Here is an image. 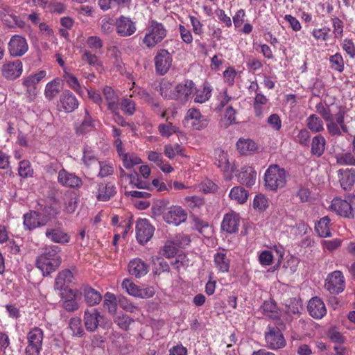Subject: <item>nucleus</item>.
Returning <instances> with one entry per match:
<instances>
[{"mask_svg": "<svg viewBox=\"0 0 355 355\" xmlns=\"http://www.w3.org/2000/svg\"><path fill=\"white\" fill-rule=\"evenodd\" d=\"M60 249L55 245H50L44 249L43 252L36 259V266L43 275H48L55 271L61 264V257L59 255Z\"/></svg>", "mask_w": 355, "mask_h": 355, "instance_id": "f257e3e1", "label": "nucleus"}, {"mask_svg": "<svg viewBox=\"0 0 355 355\" xmlns=\"http://www.w3.org/2000/svg\"><path fill=\"white\" fill-rule=\"evenodd\" d=\"M287 173L284 168L277 164L269 166L265 172V187L270 191H277L286 184Z\"/></svg>", "mask_w": 355, "mask_h": 355, "instance_id": "f03ea898", "label": "nucleus"}, {"mask_svg": "<svg viewBox=\"0 0 355 355\" xmlns=\"http://www.w3.org/2000/svg\"><path fill=\"white\" fill-rule=\"evenodd\" d=\"M166 29L162 23L152 20L142 40L148 48H153L166 36Z\"/></svg>", "mask_w": 355, "mask_h": 355, "instance_id": "7ed1b4c3", "label": "nucleus"}, {"mask_svg": "<svg viewBox=\"0 0 355 355\" xmlns=\"http://www.w3.org/2000/svg\"><path fill=\"white\" fill-rule=\"evenodd\" d=\"M27 346L25 348L26 355H41L42 349L44 331L39 327L30 329L26 335Z\"/></svg>", "mask_w": 355, "mask_h": 355, "instance_id": "20e7f679", "label": "nucleus"}, {"mask_svg": "<svg viewBox=\"0 0 355 355\" xmlns=\"http://www.w3.org/2000/svg\"><path fill=\"white\" fill-rule=\"evenodd\" d=\"M265 340L267 347L271 349H282L286 345L281 330L277 327H268L265 333Z\"/></svg>", "mask_w": 355, "mask_h": 355, "instance_id": "39448f33", "label": "nucleus"}, {"mask_svg": "<svg viewBox=\"0 0 355 355\" xmlns=\"http://www.w3.org/2000/svg\"><path fill=\"white\" fill-rule=\"evenodd\" d=\"M345 287V277L340 271L336 270L328 275L325 280L324 288L331 294H339L344 291Z\"/></svg>", "mask_w": 355, "mask_h": 355, "instance_id": "423d86ee", "label": "nucleus"}, {"mask_svg": "<svg viewBox=\"0 0 355 355\" xmlns=\"http://www.w3.org/2000/svg\"><path fill=\"white\" fill-rule=\"evenodd\" d=\"M155 71L157 74L163 76L170 69L173 58L171 54L166 49H161L157 51L155 58Z\"/></svg>", "mask_w": 355, "mask_h": 355, "instance_id": "0eeeda50", "label": "nucleus"}, {"mask_svg": "<svg viewBox=\"0 0 355 355\" xmlns=\"http://www.w3.org/2000/svg\"><path fill=\"white\" fill-rule=\"evenodd\" d=\"M162 216L167 223L178 226L187 220V214L181 207L172 206L164 211Z\"/></svg>", "mask_w": 355, "mask_h": 355, "instance_id": "6e6552de", "label": "nucleus"}, {"mask_svg": "<svg viewBox=\"0 0 355 355\" xmlns=\"http://www.w3.org/2000/svg\"><path fill=\"white\" fill-rule=\"evenodd\" d=\"M22 71L23 64L19 60L6 62L1 67V74L8 80H14L18 78Z\"/></svg>", "mask_w": 355, "mask_h": 355, "instance_id": "1a4fd4ad", "label": "nucleus"}, {"mask_svg": "<svg viewBox=\"0 0 355 355\" xmlns=\"http://www.w3.org/2000/svg\"><path fill=\"white\" fill-rule=\"evenodd\" d=\"M45 236L50 241L55 243L64 244L70 241L69 235L64 232L60 223L55 226L48 227L45 231Z\"/></svg>", "mask_w": 355, "mask_h": 355, "instance_id": "9d476101", "label": "nucleus"}, {"mask_svg": "<svg viewBox=\"0 0 355 355\" xmlns=\"http://www.w3.org/2000/svg\"><path fill=\"white\" fill-rule=\"evenodd\" d=\"M154 227L150 224L147 219L138 220L136 225V236L138 242L144 245L153 236Z\"/></svg>", "mask_w": 355, "mask_h": 355, "instance_id": "9b49d317", "label": "nucleus"}, {"mask_svg": "<svg viewBox=\"0 0 355 355\" xmlns=\"http://www.w3.org/2000/svg\"><path fill=\"white\" fill-rule=\"evenodd\" d=\"M8 50L13 57H21L28 50L26 40L19 35L12 36L8 43Z\"/></svg>", "mask_w": 355, "mask_h": 355, "instance_id": "f8f14e48", "label": "nucleus"}, {"mask_svg": "<svg viewBox=\"0 0 355 355\" xmlns=\"http://www.w3.org/2000/svg\"><path fill=\"white\" fill-rule=\"evenodd\" d=\"M116 31L121 37H129L137 30L135 22L130 17L121 16L115 22Z\"/></svg>", "mask_w": 355, "mask_h": 355, "instance_id": "ddd939ff", "label": "nucleus"}, {"mask_svg": "<svg viewBox=\"0 0 355 355\" xmlns=\"http://www.w3.org/2000/svg\"><path fill=\"white\" fill-rule=\"evenodd\" d=\"M78 290H64L61 294L62 307L67 311H74L79 307L78 300L80 298Z\"/></svg>", "mask_w": 355, "mask_h": 355, "instance_id": "4468645a", "label": "nucleus"}, {"mask_svg": "<svg viewBox=\"0 0 355 355\" xmlns=\"http://www.w3.org/2000/svg\"><path fill=\"white\" fill-rule=\"evenodd\" d=\"M103 316L96 309L86 310L84 313V324L88 331L94 332L101 324Z\"/></svg>", "mask_w": 355, "mask_h": 355, "instance_id": "2eb2a0df", "label": "nucleus"}, {"mask_svg": "<svg viewBox=\"0 0 355 355\" xmlns=\"http://www.w3.org/2000/svg\"><path fill=\"white\" fill-rule=\"evenodd\" d=\"M337 173L340 187L345 191L352 190L355 184V169L341 168Z\"/></svg>", "mask_w": 355, "mask_h": 355, "instance_id": "dca6fc26", "label": "nucleus"}, {"mask_svg": "<svg viewBox=\"0 0 355 355\" xmlns=\"http://www.w3.org/2000/svg\"><path fill=\"white\" fill-rule=\"evenodd\" d=\"M307 310L309 315L315 319H321L327 313V309L323 301L318 297H312L308 304Z\"/></svg>", "mask_w": 355, "mask_h": 355, "instance_id": "f3484780", "label": "nucleus"}, {"mask_svg": "<svg viewBox=\"0 0 355 355\" xmlns=\"http://www.w3.org/2000/svg\"><path fill=\"white\" fill-rule=\"evenodd\" d=\"M78 105L76 97L69 90L64 91L60 96L58 106L66 112L74 111L78 108Z\"/></svg>", "mask_w": 355, "mask_h": 355, "instance_id": "a211bd4d", "label": "nucleus"}, {"mask_svg": "<svg viewBox=\"0 0 355 355\" xmlns=\"http://www.w3.org/2000/svg\"><path fill=\"white\" fill-rule=\"evenodd\" d=\"M194 83L191 80H187L184 83L177 85L174 87V99L180 102H185L193 92Z\"/></svg>", "mask_w": 355, "mask_h": 355, "instance_id": "6ab92c4d", "label": "nucleus"}, {"mask_svg": "<svg viewBox=\"0 0 355 355\" xmlns=\"http://www.w3.org/2000/svg\"><path fill=\"white\" fill-rule=\"evenodd\" d=\"M58 180L62 185L71 188H78L83 183L79 177L74 173H69L64 169L59 171Z\"/></svg>", "mask_w": 355, "mask_h": 355, "instance_id": "aec40b11", "label": "nucleus"}, {"mask_svg": "<svg viewBox=\"0 0 355 355\" xmlns=\"http://www.w3.org/2000/svg\"><path fill=\"white\" fill-rule=\"evenodd\" d=\"M149 270V266L140 258H135L128 263L129 273L137 278L145 276Z\"/></svg>", "mask_w": 355, "mask_h": 355, "instance_id": "412c9836", "label": "nucleus"}, {"mask_svg": "<svg viewBox=\"0 0 355 355\" xmlns=\"http://www.w3.org/2000/svg\"><path fill=\"white\" fill-rule=\"evenodd\" d=\"M239 227V214L231 212L226 214L221 223V230L229 234L235 233Z\"/></svg>", "mask_w": 355, "mask_h": 355, "instance_id": "4be33fe9", "label": "nucleus"}, {"mask_svg": "<svg viewBox=\"0 0 355 355\" xmlns=\"http://www.w3.org/2000/svg\"><path fill=\"white\" fill-rule=\"evenodd\" d=\"M330 208L338 215L345 218H352L354 216L352 206L346 200L335 198L332 200Z\"/></svg>", "mask_w": 355, "mask_h": 355, "instance_id": "5701e85b", "label": "nucleus"}, {"mask_svg": "<svg viewBox=\"0 0 355 355\" xmlns=\"http://www.w3.org/2000/svg\"><path fill=\"white\" fill-rule=\"evenodd\" d=\"M80 296L84 295L85 301L89 306H94L100 303L102 300L101 293L89 286H83L80 291Z\"/></svg>", "mask_w": 355, "mask_h": 355, "instance_id": "b1692460", "label": "nucleus"}, {"mask_svg": "<svg viewBox=\"0 0 355 355\" xmlns=\"http://www.w3.org/2000/svg\"><path fill=\"white\" fill-rule=\"evenodd\" d=\"M23 225L26 230H33L41 226H45V223H42L37 211H30L23 216Z\"/></svg>", "mask_w": 355, "mask_h": 355, "instance_id": "393cba45", "label": "nucleus"}, {"mask_svg": "<svg viewBox=\"0 0 355 355\" xmlns=\"http://www.w3.org/2000/svg\"><path fill=\"white\" fill-rule=\"evenodd\" d=\"M257 172L252 166H244L241 168L238 175V181L248 187H251L255 184Z\"/></svg>", "mask_w": 355, "mask_h": 355, "instance_id": "a878e982", "label": "nucleus"}, {"mask_svg": "<svg viewBox=\"0 0 355 355\" xmlns=\"http://www.w3.org/2000/svg\"><path fill=\"white\" fill-rule=\"evenodd\" d=\"M187 118L194 120L193 126L198 130L205 128L209 123L208 119L196 108H191L187 111Z\"/></svg>", "mask_w": 355, "mask_h": 355, "instance_id": "bb28decb", "label": "nucleus"}, {"mask_svg": "<svg viewBox=\"0 0 355 355\" xmlns=\"http://www.w3.org/2000/svg\"><path fill=\"white\" fill-rule=\"evenodd\" d=\"M115 186L110 183H100L98 184L96 198L98 200L107 201L116 193Z\"/></svg>", "mask_w": 355, "mask_h": 355, "instance_id": "cd10ccee", "label": "nucleus"}, {"mask_svg": "<svg viewBox=\"0 0 355 355\" xmlns=\"http://www.w3.org/2000/svg\"><path fill=\"white\" fill-rule=\"evenodd\" d=\"M73 275L71 270L66 269L60 272L55 280L54 288L55 290L61 291L65 285L73 282Z\"/></svg>", "mask_w": 355, "mask_h": 355, "instance_id": "c85d7f7f", "label": "nucleus"}, {"mask_svg": "<svg viewBox=\"0 0 355 355\" xmlns=\"http://www.w3.org/2000/svg\"><path fill=\"white\" fill-rule=\"evenodd\" d=\"M104 98L107 103V108L112 112L115 111L118 107V96L112 87L105 86L103 89Z\"/></svg>", "mask_w": 355, "mask_h": 355, "instance_id": "c756f323", "label": "nucleus"}, {"mask_svg": "<svg viewBox=\"0 0 355 355\" xmlns=\"http://www.w3.org/2000/svg\"><path fill=\"white\" fill-rule=\"evenodd\" d=\"M214 263L220 272H225L229 270L230 260L227 257V252L225 250L215 254Z\"/></svg>", "mask_w": 355, "mask_h": 355, "instance_id": "7c9ffc66", "label": "nucleus"}, {"mask_svg": "<svg viewBox=\"0 0 355 355\" xmlns=\"http://www.w3.org/2000/svg\"><path fill=\"white\" fill-rule=\"evenodd\" d=\"M236 146L239 152L242 155L251 154L257 150L255 142L248 139H239Z\"/></svg>", "mask_w": 355, "mask_h": 355, "instance_id": "2f4dec72", "label": "nucleus"}, {"mask_svg": "<svg viewBox=\"0 0 355 355\" xmlns=\"http://www.w3.org/2000/svg\"><path fill=\"white\" fill-rule=\"evenodd\" d=\"M263 314L273 320L280 321L279 313L276 304L272 301H266L261 306Z\"/></svg>", "mask_w": 355, "mask_h": 355, "instance_id": "473e14b6", "label": "nucleus"}, {"mask_svg": "<svg viewBox=\"0 0 355 355\" xmlns=\"http://www.w3.org/2000/svg\"><path fill=\"white\" fill-rule=\"evenodd\" d=\"M326 140L321 135L315 136L311 141V153L320 157L324 152Z\"/></svg>", "mask_w": 355, "mask_h": 355, "instance_id": "72a5a7b5", "label": "nucleus"}, {"mask_svg": "<svg viewBox=\"0 0 355 355\" xmlns=\"http://www.w3.org/2000/svg\"><path fill=\"white\" fill-rule=\"evenodd\" d=\"M41 221L46 225L52 218L59 214V210L51 205L44 206L41 210L37 211Z\"/></svg>", "mask_w": 355, "mask_h": 355, "instance_id": "f704fd0d", "label": "nucleus"}, {"mask_svg": "<svg viewBox=\"0 0 355 355\" xmlns=\"http://www.w3.org/2000/svg\"><path fill=\"white\" fill-rule=\"evenodd\" d=\"M329 223V218L328 216H324L315 224V230L320 237H327L331 236Z\"/></svg>", "mask_w": 355, "mask_h": 355, "instance_id": "c9c22d12", "label": "nucleus"}, {"mask_svg": "<svg viewBox=\"0 0 355 355\" xmlns=\"http://www.w3.org/2000/svg\"><path fill=\"white\" fill-rule=\"evenodd\" d=\"M229 196L232 200L243 204L248 200V192L241 187H234L231 189Z\"/></svg>", "mask_w": 355, "mask_h": 355, "instance_id": "e433bc0d", "label": "nucleus"}, {"mask_svg": "<svg viewBox=\"0 0 355 355\" xmlns=\"http://www.w3.org/2000/svg\"><path fill=\"white\" fill-rule=\"evenodd\" d=\"M214 155L216 161V165L222 171H227L230 169V162L227 159V154L221 148H216L214 151Z\"/></svg>", "mask_w": 355, "mask_h": 355, "instance_id": "4c0bfd02", "label": "nucleus"}, {"mask_svg": "<svg viewBox=\"0 0 355 355\" xmlns=\"http://www.w3.org/2000/svg\"><path fill=\"white\" fill-rule=\"evenodd\" d=\"M95 128V121L90 116L89 111L85 110L84 119L80 126L77 128V132L83 134L89 132Z\"/></svg>", "mask_w": 355, "mask_h": 355, "instance_id": "58836bf2", "label": "nucleus"}, {"mask_svg": "<svg viewBox=\"0 0 355 355\" xmlns=\"http://www.w3.org/2000/svg\"><path fill=\"white\" fill-rule=\"evenodd\" d=\"M82 60L96 70L102 69V64L98 58L88 50H84L82 54Z\"/></svg>", "mask_w": 355, "mask_h": 355, "instance_id": "ea45409f", "label": "nucleus"}, {"mask_svg": "<svg viewBox=\"0 0 355 355\" xmlns=\"http://www.w3.org/2000/svg\"><path fill=\"white\" fill-rule=\"evenodd\" d=\"M46 75V72L44 70H41L37 73L31 74L23 78L22 84L24 86L36 87Z\"/></svg>", "mask_w": 355, "mask_h": 355, "instance_id": "a19ab883", "label": "nucleus"}, {"mask_svg": "<svg viewBox=\"0 0 355 355\" xmlns=\"http://www.w3.org/2000/svg\"><path fill=\"white\" fill-rule=\"evenodd\" d=\"M69 328L72 332V336L76 337H83L85 331L82 325V320L78 317L71 318L69 322Z\"/></svg>", "mask_w": 355, "mask_h": 355, "instance_id": "79ce46f5", "label": "nucleus"}, {"mask_svg": "<svg viewBox=\"0 0 355 355\" xmlns=\"http://www.w3.org/2000/svg\"><path fill=\"white\" fill-rule=\"evenodd\" d=\"M60 92V80L58 78H55L46 84L44 91V95L47 99L51 101Z\"/></svg>", "mask_w": 355, "mask_h": 355, "instance_id": "37998d69", "label": "nucleus"}, {"mask_svg": "<svg viewBox=\"0 0 355 355\" xmlns=\"http://www.w3.org/2000/svg\"><path fill=\"white\" fill-rule=\"evenodd\" d=\"M1 19L7 26L10 28L17 26L23 28L26 26L25 22L16 16L14 14V12L8 15H7V16L5 15H3V17H1Z\"/></svg>", "mask_w": 355, "mask_h": 355, "instance_id": "c03bdc74", "label": "nucleus"}, {"mask_svg": "<svg viewBox=\"0 0 355 355\" xmlns=\"http://www.w3.org/2000/svg\"><path fill=\"white\" fill-rule=\"evenodd\" d=\"M306 125L313 132H320L324 130L322 121L315 114H311L307 118Z\"/></svg>", "mask_w": 355, "mask_h": 355, "instance_id": "a18cd8bd", "label": "nucleus"}, {"mask_svg": "<svg viewBox=\"0 0 355 355\" xmlns=\"http://www.w3.org/2000/svg\"><path fill=\"white\" fill-rule=\"evenodd\" d=\"M120 157L123 161L124 167L129 169L134 166L141 163V159L133 153H123L121 154Z\"/></svg>", "mask_w": 355, "mask_h": 355, "instance_id": "49530a36", "label": "nucleus"}, {"mask_svg": "<svg viewBox=\"0 0 355 355\" xmlns=\"http://www.w3.org/2000/svg\"><path fill=\"white\" fill-rule=\"evenodd\" d=\"M211 88L208 84H204L202 89H198L196 92L194 101L196 103H202L206 102L211 97Z\"/></svg>", "mask_w": 355, "mask_h": 355, "instance_id": "de8ad7c7", "label": "nucleus"}, {"mask_svg": "<svg viewBox=\"0 0 355 355\" xmlns=\"http://www.w3.org/2000/svg\"><path fill=\"white\" fill-rule=\"evenodd\" d=\"M64 78L67 82V85L76 92L80 95L84 94V88L80 85L77 78L72 74L66 73L64 76Z\"/></svg>", "mask_w": 355, "mask_h": 355, "instance_id": "09e8293b", "label": "nucleus"}, {"mask_svg": "<svg viewBox=\"0 0 355 355\" xmlns=\"http://www.w3.org/2000/svg\"><path fill=\"white\" fill-rule=\"evenodd\" d=\"M78 205V198L74 193H70L65 198L64 211L68 214H73Z\"/></svg>", "mask_w": 355, "mask_h": 355, "instance_id": "8fccbe9b", "label": "nucleus"}, {"mask_svg": "<svg viewBox=\"0 0 355 355\" xmlns=\"http://www.w3.org/2000/svg\"><path fill=\"white\" fill-rule=\"evenodd\" d=\"M158 130L162 137H169L173 134L176 133L178 128L173 125L172 123L168 122L166 123L159 124L158 126Z\"/></svg>", "mask_w": 355, "mask_h": 355, "instance_id": "3c124183", "label": "nucleus"}, {"mask_svg": "<svg viewBox=\"0 0 355 355\" xmlns=\"http://www.w3.org/2000/svg\"><path fill=\"white\" fill-rule=\"evenodd\" d=\"M103 306L110 313H114L116 310V296L113 293L107 292L104 296Z\"/></svg>", "mask_w": 355, "mask_h": 355, "instance_id": "603ef678", "label": "nucleus"}, {"mask_svg": "<svg viewBox=\"0 0 355 355\" xmlns=\"http://www.w3.org/2000/svg\"><path fill=\"white\" fill-rule=\"evenodd\" d=\"M331 68L338 72H343L344 70V60L342 55L337 53L329 58Z\"/></svg>", "mask_w": 355, "mask_h": 355, "instance_id": "864d4df0", "label": "nucleus"}, {"mask_svg": "<svg viewBox=\"0 0 355 355\" xmlns=\"http://www.w3.org/2000/svg\"><path fill=\"white\" fill-rule=\"evenodd\" d=\"M133 321L134 320L126 314H119L114 318V323L123 330H127Z\"/></svg>", "mask_w": 355, "mask_h": 355, "instance_id": "5fc2aeb1", "label": "nucleus"}, {"mask_svg": "<svg viewBox=\"0 0 355 355\" xmlns=\"http://www.w3.org/2000/svg\"><path fill=\"white\" fill-rule=\"evenodd\" d=\"M82 160L87 166L98 162L94 150L88 146H86L83 149Z\"/></svg>", "mask_w": 355, "mask_h": 355, "instance_id": "6e6d98bb", "label": "nucleus"}, {"mask_svg": "<svg viewBox=\"0 0 355 355\" xmlns=\"http://www.w3.org/2000/svg\"><path fill=\"white\" fill-rule=\"evenodd\" d=\"M175 241H168L162 248V255L166 258L173 257L177 253V248Z\"/></svg>", "mask_w": 355, "mask_h": 355, "instance_id": "4d7b16f0", "label": "nucleus"}, {"mask_svg": "<svg viewBox=\"0 0 355 355\" xmlns=\"http://www.w3.org/2000/svg\"><path fill=\"white\" fill-rule=\"evenodd\" d=\"M336 160L340 165L355 166V157L349 152L338 155Z\"/></svg>", "mask_w": 355, "mask_h": 355, "instance_id": "13d9d810", "label": "nucleus"}, {"mask_svg": "<svg viewBox=\"0 0 355 355\" xmlns=\"http://www.w3.org/2000/svg\"><path fill=\"white\" fill-rule=\"evenodd\" d=\"M18 172L21 178H27L32 176L33 171L30 162L27 160H23L19 162Z\"/></svg>", "mask_w": 355, "mask_h": 355, "instance_id": "bf43d9fd", "label": "nucleus"}, {"mask_svg": "<svg viewBox=\"0 0 355 355\" xmlns=\"http://www.w3.org/2000/svg\"><path fill=\"white\" fill-rule=\"evenodd\" d=\"M129 177L130 179V183L132 187L138 189H150L151 185L148 182L140 180L137 173L129 175Z\"/></svg>", "mask_w": 355, "mask_h": 355, "instance_id": "052dcab7", "label": "nucleus"}, {"mask_svg": "<svg viewBox=\"0 0 355 355\" xmlns=\"http://www.w3.org/2000/svg\"><path fill=\"white\" fill-rule=\"evenodd\" d=\"M121 286L129 295L138 297L139 287L130 279H125L123 281Z\"/></svg>", "mask_w": 355, "mask_h": 355, "instance_id": "680f3d73", "label": "nucleus"}, {"mask_svg": "<svg viewBox=\"0 0 355 355\" xmlns=\"http://www.w3.org/2000/svg\"><path fill=\"white\" fill-rule=\"evenodd\" d=\"M316 112L322 116L324 121H330L333 118L329 106L319 103L315 106Z\"/></svg>", "mask_w": 355, "mask_h": 355, "instance_id": "e2e57ef3", "label": "nucleus"}, {"mask_svg": "<svg viewBox=\"0 0 355 355\" xmlns=\"http://www.w3.org/2000/svg\"><path fill=\"white\" fill-rule=\"evenodd\" d=\"M268 207L267 198L261 195H257L253 201V207L260 211H263Z\"/></svg>", "mask_w": 355, "mask_h": 355, "instance_id": "0e129e2a", "label": "nucleus"}, {"mask_svg": "<svg viewBox=\"0 0 355 355\" xmlns=\"http://www.w3.org/2000/svg\"><path fill=\"white\" fill-rule=\"evenodd\" d=\"M160 94L165 98L174 99V87L170 83H163L160 87Z\"/></svg>", "mask_w": 355, "mask_h": 355, "instance_id": "69168bd1", "label": "nucleus"}, {"mask_svg": "<svg viewBox=\"0 0 355 355\" xmlns=\"http://www.w3.org/2000/svg\"><path fill=\"white\" fill-rule=\"evenodd\" d=\"M327 122V129L331 136L339 137L342 135L343 130L340 125L335 122L334 118Z\"/></svg>", "mask_w": 355, "mask_h": 355, "instance_id": "338daca9", "label": "nucleus"}, {"mask_svg": "<svg viewBox=\"0 0 355 355\" xmlns=\"http://www.w3.org/2000/svg\"><path fill=\"white\" fill-rule=\"evenodd\" d=\"M181 151L182 148L178 144L164 146V153L169 159H173L178 154L180 153Z\"/></svg>", "mask_w": 355, "mask_h": 355, "instance_id": "774afa93", "label": "nucleus"}]
</instances>
